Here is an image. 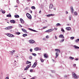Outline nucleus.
<instances>
[{
  "label": "nucleus",
  "instance_id": "nucleus-7",
  "mask_svg": "<svg viewBox=\"0 0 79 79\" xmlns=\"http://www.w3.org/2000/svg\"><path fill=\"white\" fill-rule=\"evenodd\" d=\"M41 50V49H40L38 47L35 48H34V50H35V51H38V50Z\"/></svg>",
  "mask_w": 79,
  "mask_h": 79
},
{
  "label": "nucleus",
  "instance_id": "nucleus-13",
  "mask_svg": "<svg viewBox=\"0 0 79 79\" xmlns=\"http://www.w3.org/2000/svg\"><path fill=\"white\" fill-rule=\"evenodd\" d=\"M37 65V63L36 62H35L34 63V64H33V68H35V66H36Z\"/></svg>",
  "mask_w": 79,
  "mask_h": 79
},
{
  "label": "nucleus",
  "instance_id": "nucleus-50",
  "mask_svg": "<svg viewBox=\"0 0 79 79\" xmlns=\"http://www.w3.org/2000/svg\"><path fill=\"white\" fill-rule=\"evenodd\" d=\"M73 66H74L75 67H76V64H73Z\"/></svg>",
  "mask_w": 79,
  "mask_h": 79
},
{
  "label": "nucleus",
  "instance_id": "nucleus-28",
  "mask_svg": "<svg viewBox=\"0 0 79 79\" xmlns=\"http://www.w3.org/2000/svg\"><path fill=\"white\" fill-rule=\"evenodd\" d=\"M40 60L41 62H42V63H44V59L41 58V59H40Z\"/></svg>",
  "mask_w": 79,
  "mask_h": 79
},
{
  "label": "nucleus",
  "instance_id": "nucleus-34",
  "mask_svg": "<svg viewBox=\"0 0 79 79\" xmlns=\"http://www.w3.org/2000/svg\"><path fill=\"white\" fill-rule=\"evenodd\" d=\"M78 41H79V39H78L77 40H75L76 42H78Z\"/></svg>",
  "mask_w": 79,
  "mask_h": 79
},
{
  "label": "nucleus",
  "instance_id": "nucleus-6",
  "mask_svg": "<svg viewBox=\"0 0 79 79\" xmlns=\"http://www.w3.org/2000/svg\"><path fill=\"white\" fill-rule=\"evenodd\" d=\"M29 42L30 44H34L35 42V41L33 40H29Z\"/></svg>",
  "mask_w": 79,
  "mask_h": 79
},
{
  "label": "nucleus",
  "instance_id": "nucleus-24",
  "mask_svg": "<svg viewBox=\"0 0 79 79\" xmlns=\"http://www.w3.org/2000/svg\"><path fill=\"white\" fill-rule=\"evenodd\" d=\"M74 47L75 48H76V49L79 48V47H78V46H77L76 45H74Z\"/></svg>",
  "mask_w": 79,
  "mask_h": 79
},
{
  "label": "nucleus",
  "instance_id": "nucleus-23",
  "mask_svg": "<svg viewBox=\"0 0 79 79\" xmlns=\"http://www.w3.org/2000/svg\"><path fill=\"white\" fill-rule=\"evenodd\" d=\"M15 18H19V16L18 15H15Z\"/></svg>",
  "mask_w": 79,
  "mask_h": 79
},
{
  "label": "nucleus",
  "instance_id": "nucleus-35",
  "mask_svg": "<svg viewBox=\"0 0 79 79\" xmlns=\"http://www.w3.org/2000/svg\"><path fill=\"white\" fill-rule=\"evenodd\" d=\"M64 39H62V40H61L60 41V42H63V41H64Z\"/></svg>",
  "mask_w": 79,
  "mask_h": 79
},
{
  "label": "nucleus",
  "instance_id": "nucleus-20",
  "mask_svg": "<svg viewBox=\"0 0 79 79\" xmlns=\"http://www.w3.org/2000/svg\"><path fill=\"white\" fill-rule=\"evenodd\" d=\"M0 11L2 13H3V14H5V12L3 10L1 9Z\"/></svg>",
  "mask_w": 79,
  "mask_h": 79
},
{
  "label": "nucleus",
  "instance_id": "nucleus-8",
  "mask_svg": "<svg viewBox=\"0 0 79 79\" xmlns=\"http://www.w3.org/2000/svg\"><path fill=\"white\" fill-rule=\"evenodd\" d=\"M70 8L71 10V11L72 13H74V9H73V6H71L70 7Z\"/></svg>",
  "mask_w": 79,
  "mask_h": 79
},
{
  "label": "nucleus",
  "instance_id": "nucleus-12",
  "mask_svg": "<svg viewBox=\"0 0 79 79\" xmlns=\"http://www.w3.org/2000/svg\"><path fill=\"white\" fill-rule=\"evenodd\" d=\"M55 51H56V52H57V53H60V50L59 49H55Z\"/></svg>",
  "mask_w": 79,
  "mask_h": 79
},
{
  "label": "nucleus",
  "instance_id": "nucleus-38",
  "mask_svg": "<svg viewBox=\"0 0 79 79\" xmlns=\"http://www.w3.org/2000/svg\"><path fill=\"white\" fill-rule=\"evenodd\" d=\"M29 58L30 60H32V57L31 56H30L29 57Z\"/></svg>",
  "mask_w": 79,
  "mask_h": 79
},
{
  "label": "nucleus",
  "instance_id": "nucleus-32",
  "mask_svg": "<svg viewBox=\"0 0 79 79\" xmlns=\"http://www.w3.org/2000/svg\"><path fill=\"white\" fill-rule=\"evenodd\" d=\"M69 58L71 60H74V57H73L72 56L70 57Z\"/></svg>",
  "mask_w": 79,
  "mask_h": 79
},
{
  "label": "nucleus",
  "instance_id": "nucleus-56",
  "mask_svg": "<svg viewBox=\"0 0 79 79\" xmlns=\"http://www.w3.org/2000/svg\"><path fill=\"white\" fill-rule=\"evenodd\" d=\"M43 39L44 40H45V38H44Z\"/></svg>",
  "mask_w": 79,
  "mask_h": 79
},
{
  "label": "nucleus",
  "instance_id": "nucleus-9",
  "mask_svg": "<svg viewBox=\"0 0 79 79\" xmlns=\"http://www.w3.org/2000/svg\"><path fill=\"white\" fill-rule=\"evenodd\" d=\"M56 56L55 58H56L59 56V53L57 52H56Z\"/></svg>",
  "mask_w": 79,
  "mask_h": 79
},
{
  "label": "nucleus",
  "instance_id": "nucleus-47",
  "mask_svg": "<svg viewBox=\"0 0 79 79\" xmlns=\"http://www.w3.org/2000/svg\"><path fill=\"white\" fill-rule=\"evenodd\" d=\"M19 26L20 27H22V25H19Z\"/></svg>",
  "mask_w": 79,
  "mask_h": 79
},
{
  "label": "nucleus",
  "instance_id": "nucleus-31",
  "mask_svg": "<svg viewBox=\"0 0 79 79\" xmlns=\"http://www.w3.org/2000/svg\"><path fill=\"white\" fill-rule=\"evenodd\" d=\"M7 17H11V15H6Z\"/></svg>",
  "mask_w": 79,
  "mask_h": 79
},
{
  "label": "nucleus",
  "instance_id": "nucleus-62",
  "mask_svg": "<svg viewBox=\"0 0 79 79\" xmlns=\"http://www.w3.org/2000/svg\"><path fill=\"white\" fill-rule=\"evenodd\" d=\"M15 7H18V6H15Z\"/></svg>",
  "mask_w": 79,
  "mask_h": 79
},
{
  "label": "nucleus",
  "instance_id": "nucleus-14",
  "mask_svg": "<svg viewBox=\"0 0 79 79\" xmlns=\"http://www.w3.org/2000/svg\"><path fill=\"white\" fill-rule=\"evenodd\" d=\"M53 5L52 4H51L49 6L50 9H52L53 8Z\"/></svg>",
  "mask_w": 79,
  "mask_h": 79
},
{
  "label": "nucleus",
  "instance_id": "nucleus-42",
  "mask_svg": "<svg viewBox=\"0 0 79 79\" xmlns=\"http://www.w3.org/2000/svg\"><path fill=\"white\" fill-rule=\"evenodd\" d=\"M46 38L47 39H48V38H49V36H48V35H47L46 36Z\"/></svg>",
  "mask_w": 79,
  "mask_h": 79
},
{
  "label": "nucleus",
  "instance_id": "nucleus-3",
  "mask_svg": "<svg viewBox=\"0 0 79 79\" xmlns=\"http://www.w3.org/2000/svg\"><path fill=\"white\" fill-rule=\"evenodd\" d=\"M26 15L27 18H29V19H31V18H32L31 15H30V14H29L28 13H27Z\"/></svg>",
  "mask_w": 79,
  "mask_h": 79
},
{
  "label": "nucleus",
  "instance_id": "nucleus-5",
  "mask_svg": "<svg viewBox=\"0 0 79 79\" xmlns=\"http://www.w3.org/2000/svg\"><path fill=\"white\" fill-rule=\"evenodd\" d=\"M31 66V64H30L29 65H28L26 68L24 69V70L25 71L27 70L28 69H29V68H30Z\"/></svg>",
  "mask_w": 79,
  "mask_h": 79
},
{
  "label": "nucleus",
  "instance_id": "nucleus-17",
  "mask_svg": "<svg viewBox=\"0 0 79 79\" xmlns=\"http://www.w3.org/2000/svg\"><path fill=\"white\" fill-rule=\"evenodd\" d=\"M44 58H48V55H47L46 53H45L44 55Z\"/></svg>",
  "mask_w": 79,
  "mask_h": 79
},
{
  "label": "nucleus",
  "instance_id": "nucleus-63",
  "mask_svg": "<svg viewBox=\"0 0 79 79\" xmlns=\"http://www.w3.org/2000/svg\"><path fill=\"white\" fill-rule=\"evenodd\" d=\"M31 79H34V77H33L31 78Z\"/></svg>",
  "mask_w": 79,
  "mask_h": 79
},
{
  "label": "nucleus",
  "instance_id": "nucleus-54",
  "mask_svg": "<svg viewBox=\"0 0 79 79\" xmlns=\"http://www.w3.org/2000/svg\"><path fill=\"white\" fill-rule=\"evenodd\" d=\"M46 32H48V30H47L45 31Z\"/></svg>",
  "mask_w": 79,
  "mask_h": 79
},
{
  "label": "nucleus",
  "instance_id": "nucleus-61",
  "mask_svg": "<svg viewBox=\"0 0 79 79\" xmlns=\"http://www.w3.org/2000/svg\"><path fill=\"white\" fill-rule=\"evenodd\" d=\"M16 56V58L18 57V56Z\"/></svg>",
  "mask_w": 79,
  "mask_h": 79
},
{
  "label": "nucleus",
  "instance_id": "nucleus-58",
  "mask_svg": "<svg viewBox=\"0 0 79 79\" xmlns=\"http://www.w3.org/2000/svg\"><path fill=\"white\" fill-rule=\"evenodd\" d=\"M39 13H41V11H40L39 12Z\"/></svg>",
  "mask_w": 79,
  "mask_h": 79
},
{
  "label": "nucleus",
  "instance_id": "nucleus-10",
  "mask_svg": "<svg viewBox=\"0 0 79 79\" xmlns=\"http://www.w3.org/2000/svg\"><path fill=\"white\" fill-rule=\"evenodd\" d=\"M59 37H60V38H62V39H64V36H63V35L62 34L60 35L59 36Z\"/></svg>",
  "mask_w": 79,
  "mask_h": 79
},
{
  "label": "nucleus",
  "instance_id": "nucleus-26",
  "mask_svg": "<svg viewBox=\"0 0 79 79\" xmlns=\"http://www.w3.org/2000/svg\"><path fill=\"white\" fill-rule=\"evenodd\" d=\"M29 63H31V62L27 60L26 62V64H29Z\"/></svg>",
  "mask_w": 79,
  "mask_h": 79
},
{
  "label": "nucleus",
  "instance_id": "nucleus-46",
  "mask_svg": "<svg viewBox=\"0 0 79 79\" xmlns=\"http://www.w3.org/2000/svg\"><path fill=\"white\" fill-rule=\"evenodd\" d=\"M17 2L18 3H19V0H17Z\"/></svg>",
  "mask_w": 79,
  "mask_h": 79
},
{
  "label": "nucleus",
  "instance_id": "nucleus-15",
  "mask_svg": "<svg viewBox=\"0 0 79 79\" xmlns=\"http://www.w3.org/2000/svg\"><path fill=\"white\" fill-rule=\"evenodd\" d=\"M54 15H53V14H49V15H47V17H50V16H54Z\"/></svg>",
  "mask_w": 79,
  "mask_h": 79
},
{
  "label": "nucleus",
  "instance_id": "nucleus-49",
  "mask_svg": "<svg viewBox=\"0 0 79 79\" xmlns=\"http://www.w3.org/2000/svg\"><path fill=\"white\" fill-rule=\"evenodd\" d=\"M53 10H56V8L54 7L53 8Z\"/></svg>",
  "mask_w": 79,
  "mask_h": 79
},
{
  "label": "nucleus",
  "instance_id": "nucleus-22",
  "mask_svg": "<svg viewBox=\"0 0 79 79\" xmlns=\"http://www.w3.org/2000/svg\"><path fill=\"white\" fill-rule=\"evenodd\" d=\"M10 22L12 23H15V21L13 20H10Z\"/></svg>",
  "mask_w": 79,
  "mask_h": 79
},
{
  "label": "nucleus",
  "instance_id": "nucleus-60",
  "mask_svg": "<svg viewBox=\"0 0 79 79\" xmlns=\"http://www.w3.org/2000/svg\"><path fill=\"white\" fill-rule=\"evenodd\" d=\"M55 29V30H57V29H58V28H54Z\"/></svg>",
  "mask_w": 79,
  "mask_h": 79
},
{
  "label": "nucleus",
  "instance_id": "nucleus-55",
  "mask_svg": "<svg viewBox=\"0 0 79 79\" xmlns=\"http://www.w3.org/2000/svg\"><path fill=\"white\" fill-rule=\"evenodd\" d=\"M64 77H67V75H65L64 76Z\"/></svg>",
  "mask_w": 79,
  "mask_h": 79
},
{
  "label": "nucleus",
  "instance_id": "nucleus-25",
  "mask_svg": "<svg viewBox=\"0 0 79 79\" xmlns=\"http://www.w3.org/2000/svg\"><path fill=\"white\" fill-rule=\"evenodd\" d=\"M14 52H15V50H14L11 51L10 53H11V55H13V54Z\"/></svg>",
  "mask_w": 79,
  "mask_h": 79
},
{
  "label": "nucleus",
  "instance_id": "nucleus-30",
  "mask_svg": "<svg viewBox=\"0 0 79 79\" xmlns=\"http://www.w3.org/2000/svg\"><path fill=\"white\" fill-rule=\"evenodd\" d=\"M23 37H25L26 36H27V34H23Z\"/></svg>",
  "mask_w": 79,
  "mask_h": 79
},
{
  "label": "nucleus",
  "instance_id": "nucleus-64",
  "mask_svg": "<svg viewBox=\"0 0 79 79\" xmlns=\"http://www.w3.org/2000/svg\"><path fill=\"white\" fill-rule=\"evenodd\" d=\"M7 23H9L8 22H7Z\"/></svg>",
  "mask_w": 79,
  "mask_h": 79
},
{
  "label": "nucleus",
  "instance_id": "nucleus-4",
  "mask_svg": "<svg viewBox=\"0 0 79 79\" xmlns=\"http://www.w3.org/2000/svg\"><path fill=\"white\" fill-rule=\"evenodd\" d=\"M6 35L7 36H8V37H15L14 35L10 33H7Z\"/></svg>",
  "mask_w": 79,
  "mask_h": 79
},
{
  "label": "nucleus",
  "instance_id": "nucleus-29",
  "mask_svg": "<svg viewBox=\"0 0 79 79\" xmlns=\"http://www.w3.org/2000/svg\"><path fill=\"white\" fill-rule=\"evenodd\" d=\"M32 55H33V56H37V54H36L35 53H33L32 54Z\"/></svg>",
  "mask_w": 79,
  "mask_h": 79
},
{
  "label": "nucleus",
  "instance_id": "nucleus-40",
  "mask_svg": "<svg viewBox=\"0 0 79 79\" xmlns=\"http://www.w3.org/2000/svg\"><path fill=\"white\" fill-rule=\"evenodd\" d=\"M30 71L31 73H32V71H33V70L32 69H30Z\"/></svg>",
  "mask_w": 79,
  "mask_h": 79
},
{
  "label": "nucleus",
  "instance_id": "nucleus-21",
  "mask_svg": "<svg viewBox=\"0 0 79 79\" xmlns=\"http://www.w3.org/2000/svg\"><path fill=\"white\" fill-rule=\"evenodd\" d=\"M29 29L31 31H32L33 32H36V31L34 30H33V29H32L31 28H29Z\"/></svg>",
  "mask_w": 79,
  "mask_h": 79
},
{
  "label": "nucleus",
  "instance_id": "nucleus-45",
  "mask_svg": "<svg viewBox=\"0 0 79 79\" xmlns=\"http://www.w3.org/2000/svg\"><path fill=\"white\" fill-rule=\"evenodd\" d=\"M30 51L31 52H32V49H31V48L30 49Z\"/></svg>",
  "mask_w": 79,
  "mask_h": 79
},
{
  "label": "nucleus",
  "instance_id": "nucleus-39",
  "mask_svg": "<svg viewBox=\"0 0 79 79\" xmlns=\"http://www.w3.org/2000/svg\"><path fill=\"white\" fill-rule=\"evenodd\" d=\"M20 34H21V33L20 32H16V34L17 35H19Z\"/></svg>",
  "mask_w": 79,
  "mask_h": 79
},
{
  "label": "nucleus",
  "instance_id": "nucleus-57",
  "mask_svg": "<svg viewBox=\"0 0 79 79\" xmlns=\"http://www.w3.org/2000/svg\"><path fill=\"white\" fill-rule=\"evenodd\" d=\"M25 9L26 10H27V9H28V7H26Z\"/></svg>",
  "mask_w": 79,
  "mask_h": 79
},
{
  "label": "nucleus",
  "instance_id": "nucleus-1",
  "mask_svg": "<svg viewBox=\"0 0 79 79\" xmlns=\"http://www.w3.org/2000/svg\"><path fill=\"white\" fill-rule=\"evenodd\" d=\"M72 75L73 77L75 78V79H77V75L74 72H73L72 73Z\"/></svg>",
  "mask_w": 79,
  "mask_h": 79
},
{
  "label": "nucleus",
  "instance_id": "nucleus-16",
  "mask_svg": "<svg viewBox=\"0 0 79 79\" xmlns=\"http://www.w3.org/2000/svg\"><path fill=\"white\" fill-rule=\"evenodd\" d=\"M22 31H23V32H25V33H27V31H26V30L23 28H22Z\"/></svg>",
  "mask_w": 79,
  "mask_h": 79
},
{
  "label": "nucleus",
  "instance_id": "nucleus-27",
  "mask_svg": "<svg viewBox=\"0 0 79 79\" xmlns=\"http://www.w3.org/2000/svg\"><path fill=\"white\" fill-rule=\"evenodd\" d=\"M31 8L33 10H35V7L34 6H32L31 7Z\"/></svg>",
  "mask_w": 79,
  "mask_h": 79
},
{
  "label": "nucleus",
  "instance_id": "nucleus-44",
  "mask_svg": "<svg viewBox=\"0 0 79 79\" xmlns=\"http://www.w3.org/2000/svg\"><path fill=\"white\" fill-rule=\"evenodd\" d=\"M47 27L45 26V27H43V29H45V28H47Z\"/></svg>",
  "mask_w": 79,
  "mask_h": 79
},
{
  "label": "nucleus",
  "instance_id": "nucleus-36",
  "mask_svg": "<svg viewBox=\"0 0 79 79\" xmlns=\"http://www.w3.org/2000/svg\"><path fill=\"white\" fill-rule=\"evenodd\" d=\"M71 18H72V17L71 16H69V18L70 21L71 20Z\"/></svg>",
  "mask_w": 79,
  "mask_h": 79
},
{
  "label": "nucleus",
  "instance_id": "nucleus-59",
  "mask_svg": "<svg viewBox=\"0 0 79 79\" xmlns=\"http://www.w3.org/2000/svg\"><path fill=\"white\" fill-rule=\"evenodd\" d=\"M66 14H68V11H66Z\"/></svg>",
  "mask_w": 79,
  "mask_h": 79
},
{
  "label": "nucleus",
  "instance_id": "nucleus-33",
  "mask_svg": "<svg viewBox=\"0 0 79 79\" xmlns=\"http://www.w3.org/2000/svg\"><path fill=\"white\" fill-rule=\"evenodd\" d=\"M56 25L57 26H61V24L59 23H57Z\"/></svg>",
  "mask_w": 79,
  "mask_h": 79
},
{
  "label": "nucleus",
  "instance_id": "nucleus-53",
  "mask_svg": "<svg viewBox=\"0 0 79 79\" xmlns=\"http://www.w3.org/2000/svg\"><path fill=\"white\" fill-rule=\"evenodd\" d=\"M75 60H78V59L77 58H76L75 59Z\"/></svg>",
  "mask_w": 79,
  "mask_h": 79
},
{
  "label": "nucleus",
  "instance_id": "nucleus-43",
  "mask_svg": "<svg viewBox=\"0 0 79 79\" xmlns=\"http://www.w3.org/2000/svg\"><path fill=\"white\" fill-rule=\"evenodd\" d=\"M61 31H62V32H64V30L63 29H62L61 30Z\"/></svg>",
  "mask_w": 79,
  "mask_h": 79
},
{
  "label": "nucleus",
  "instance_id": "nucleus-48",
  "mask_svg": "<svg viewBox=\"0 0 79 79\" xmlns=\"http://www.w3.org/2000/svg\"><path fill=\"white\" fill-rule=\"evenodd\" d=\"M6 79H9V77H6Z\"/></svg>",
  "mask_w": 79,
  "mask_h": 79
},
{
  "label": "nucleus",
  "instance_id": "nucleus-52",
  "mask_svg": "<svg viewBox=\"0 0 79 79\" xmlns=\"http://www.w3.org/2000/svg\"><path fill=\"white\" fill-rule=\"evenodd\" d=\"M30 12L31 13H32V10H30Z\"/></svg>",
  "mask_w": 79,
  "mask_h": 79
},
{
  "label": "nucleus",
  "instance_id": "nucleus-37",
  "mask_svg": "<svg viewBox=\"0 0 79 79\" xmlns=\"http://www.w3.org/2000/svg\"><path fill=\"white\" fill-rule=\"evenodd\" d=\"M74 14L75 15H77V13L76 12H74Z\"/></svg>",
  "mask_w": 79,
  "mask_h": 79
},
{
  "label": "nucleus",
  "instance_id": "nucleus-19",
  "mask_svg": "<svg viewBox=\"0 0 79 79\" xmlns=\"http://www.w3.org/2000/svg\"><path fill=\"white\" fill-rule=\"evenodd\" d=\"M20 21H21V23H22V24H23V23H24V20H23V19H20Z\"/></svg>",
  "mask_w": 79,
  "mask_h": 79
},
{
  "label": "nucleus",
  "instance_id": "nucleus-41",
  "mask_svg": "<svg viewBox=\"0 0 79 79\" xmlns=\"http://www.w3.org/2000/svg\"><path fill=\"white\" fill-rule=\"evenodd\" d=\"M74 37H72L70 38V39H71L72 40H73V39H74Z\"/></svg>",
  "mask_w": 79,
  "mask_h": 79
},
{
  "label": "nucleus",
  "instance_id": "nucleus-51",
  "mask_svg": "<svg viewBox=\"0 0 79 79\" xmlns=\"http://www.w3.org/2000/svg\"><path fill=\"white\" fill-rule=\"evenodd\" d=\"M55 37L56 39H57V37H56V35L55 36Z\"/></svg>",
  "mask_w": 79,
  "mask_h": 79
},
{
  "label": "nucleus",
  "instance_id": "nucleus-11",
  "mask_svg": "<svg viewBox=\"0 0 79 79\" xmlns=\"http://www.w3.org/2000/svg\"><path fill=\"white\" fill-rule=\"evenodd\" d=\"M65 29L67 31H70V30H71V27H67Z\"/></svg>",
  "mask_w": 79,
  "mask_h": 79
},
{
  "label": "nucleus",
  "instance_id": "nucleus-18",
  "mask_svg": "<svg viewBox=\"0 0 79 79\" xmlns=\"http://www.w3.org/2000/svg\"><path fill=\"white\" fill-rule=\"evenodd\" d=\"M48 32H52L53 31V29H50L49 30H48Z\"/></svg>",
  "mask_w": 79,
  "mask_h": 79
},
{
  "label": "nucleus",
  "instance_id": "nucleus-2",
  "mask_svg": "<svg viewBox=\"0 0 79 79\" xmlns=\"http://www.w3.org/2000/svg\"><path fill=\"white\" fill-rule=\"evenodd\" d=\"M13 27L11 26H10L6 27V28H5V30H10V29H12Z\"/></svg>",
  "mask_w": 79,
  "mask_h": 79
}]
</instances>
